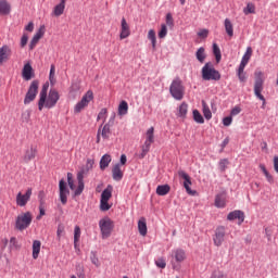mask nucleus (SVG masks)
<instances>
[{
	"label": "nucleus",
	"instance_id": "f257e3e1",
	"mask_svg": "<svg viewBox=\"0 0 278 278\" xmlns=\"http://www.w3.org/2000/svg\"><path fill=\"white\" fill-rule=\"evenodd\" d=\"M58 101H60V92L56 91V89H50L42 103L40 102V99L38 100L39 112H42L45 108L46 110H53V108L58 105Z\"/></svg>",
	"mask_w": 278,
	"mask_h": 278
},
{
	"label": "nucleus",
	"instance_id": "f03ea898",
	"mask_svg": "<svg viewBox=\"0 0 278 278\" xmlns=\"http://www.w3.org/2000/svg\"><path fill=\"white\" fill-rule=\"evenodd\" d=\"M169 94L176 101H181L184 99V96L186 94V87H184V81H181V78L176 77L172 81L169 86Z\"/></svg>",
	"mask_w": 278,
	"mask_h": 278
},
{
	"label": "nucleus",
	"instance_id": "7ed1b4c3",
	"mask_svg": "<svg viewBox=\"0 0 278 278\" xmlns=\"http://www.w3.org/2000/svg\"><path fill=\"white\" fill-rule=\"evenodd\" d=\"M202 79L204 81H220V72H218L212 62H207L202 67Z\"/></svg>",
	"mask_w": 278,
	"mask_h": 278
},
{
	"label": "nucleus",
	"instance_id": "20e7f679",
	"mask_svg": "<svg viewBox=\"0 0 278 278\" xmlns=\"http://www.w3.org/2000/svg\"><path fill=\"white\" fill-rule=\"evenodd\" d=\"M255 83H254V94L256 99H260L262 101V108H265L266 105V98L262 94V90H264V73L261 71L255 72Z\"/></svg>",
	"mask_w": 278,
	"mask_h": 278
},
{
	"label": "nucleus",
	"instance_id": "39448f33",
	"mask_svg": "<svg viewBox=\"0 0 278 278\" xmlns=\"http://www.w3.org/2000/svg\"><path fill=\"white\" fill-rule=\"evenodd\" d=\"M31 220H34L31 212L27 211L25 213H21L15 218V229H17V231H25V229H28L31 225Z\"/></svg>",
	"mask_w": 278,
	"mask_h": 278
},
{
	"label": "nucleus",
	"instance_id": "423d86ee",
	"mask_svg": "<svg viewBox=\"0 0 278 278\" xmlns=\"http://www.w3.org/2000/svg\"><path fill=\"white\" fill-rule=\"evenodd\" d=\"M155 142V128L152 126L146 132V141L141 147L140 160L147 157V153L151 151V146Z\"/></svg>",
	"mask_w": 278,
	"mask_h": 278
},
{
	"label": "nucleus",
	"instance_id": "0eeeda50",
	"mask_svg": "<svg viewBox=\"0 0 278 278\" xmlns=\"http://www.w3.org/2000/svg\"><path fill=\"white\" fill-rule=\"evenodd\" d=\"M99 227L102 236V240H108L114 231V222L110 217H104L99 220Z\"/></svg>",
	"mask_w": 278,
	"mask_h": 278
},
{
	"label": "nucleus",
	"instance_id": "6e6552de",
	"mask_svg": "<svg viewBox=\"0 0 278 278\" xmlns=\"http://www.w3.org/2000/svg\"><path fill=\"white\" fill-rule=\"evenodd\" d=\"M169 257H170L172 267L174 268V270H176L179 264L186 262V257H187L186 250L180 248L174 249L172 250Z\"/></svg>",
	"mask_w": 278,
	"mask_h": 278
},
{
	"label": "nucleus",
	"instance_id": "1a4fd4ad",
	"mask_svg": "<svg viewBox=\"0 0 278 278\" xmlns=\"http://www.w3.org/2000/svg\"><path fill=\"white\" fill-rule=\"evenodd\" d=\"M40 87V81L39 80H33L30 83V86L26 92V96L24 98V105H29L31 101L36 100V97L38 96V88Z\"/></svg>",
	"mask_w": 278,
	"mask_h": 278
},
{
	"label": "nucleus",
	"instance_id": "9d476101",
	"mask_svg": "<svg viewBox=\"0 0 278 278\" xmlns=\"http://www.w3.org/2000/svg\"><path fill=\"white\" fill-rule=\"evenodd\" d=\"M93 99H94V93L92 92V90H88L83 96L81 100L74 106L75 114H79V112H81V110H84L85 108H88V104Z\"/></svg>",
	"mask_w": 278,
	"mask_h": 278
},
{
	"label": "nucleus",
	"instance_id": "9b49d317",
	"mask_svg": "<svg viewBox=\"0 0 278 278\" xmlns=\"http://www.w3.org/2000/svg\"><path fill=\"white\" fill-rule=\"evenodd\" d=\"M178 177H180L181 179L185 180L184 188H185L187 194H191V195L197 194V191H194L190 188V186H192V179L190 178V175H188V173H186L185 170H179Z\"/></svg>",
	"mask_w": 278,
	"mask_h": 278
},
{
	"label": "nucleus",
	"instance_id": "f8f14e48",
	"mask_svg": "<svg viewBox=\"0 0 278 278\" xmlns=\"http://www.w3.org/2000/svg\"><path fill=\"white\" fill-rule=\"evenodd\" d=\"M59 190H60V201L62 205H66V203H68V194H71V191L68 190V187H66V181H64V179L60 180Z\"/></svg>",
	"mask_w": 278,
	"mask_h": 278
},
{
	"label": "nucleus",
	"instance_id": "ddd939ff",
	"mask_svg": "<svg viewBox=\"0 0 278 278\" xmlns=\"http://www.w3.org/2000/svg\"><path fill=\"white\" fill-rule=\"evenodd\" d=\"M225 227L219 226L215 229V233L213 236V242L215 247H223V243L225 242Z\"/></svg>",
	"mask_w": 278,
	"mask_h": 278
},
{
	"label": "nucleus",
	"instance_id": "4468645a",
	"mask_svg": "<svg viewBox=\"0 0 278 278\" xmlns=\"http://www.w3.org/2000/svg\"><path fill=\"white\" fill-rule=\"evenodd\" d=\"M31 188H28L25 192V194H22L21 192L17 193L16 195V205L18 207H25L27 203H29V200L31 199Z\"/></svg>",
	"mask_w": 278,
	"mask_h": 278
},
{
	"label": "nucleus",
	"instance_id": "2eb2a0df",
	"mask_svg": "<svg viewBox=\"0 0 278 278\" xmlns=\"http://www.w3.org/2000/svg\"><path fill=\"white\" fill-rule=\"evenodd\" d=\"M129 36H131V30L129 29V24H127V20H125V17H123L122 22H121L119 39L125 40V38H129Z\"/></svg>",
	"mask_w": 278,
	"mask_h": 278
},
{
	"label": "nucleus",
	"instance_id": "dca6fc26",
	"mask_svg": "<svg viewBox=\"0 0 278 278\" xmlns=\"http://www.w3.org/2000/svg\"><path fill=\"white\" fill-rule=\"evenodd\" d=\"M227 220H238V225H241L244 223V212L240 210L232 211L227 215Z\"/></svg>",
	"mask_w": 278,
	"mask_h": 278
},
{
	"label": "nucleus",
	"instance_id": "f3484780",
	"mask_svg": "<svg viewBox=\"0 0 278 278\" xmlns=\"http://www.w3.org/2000/svg\"><path fill=\"white\" fill-rule=\"evenodd\" d=\"M12 58V48L10 46L4 45L0 48V64H3V62H8Z\"/></svg>",
	"mask_w": 278,
	"mask_h": 278
},
{
	"label": "nucleus",
	"instance_id": "a211bd4d",
	"mask_svg": "<svg viewBox=\"0 0 278 278\" xmlns=\"http://www.w3.org/2000/svg\"><path fill=\"white\" fill-rule=\"evenodd\" d=\"M253 53V50L251 49V47L247 48V52L243 54L242 60L239 64L238 71H240V73H244V68L247 67V65L249 64V60H251V54Z\"/></svg>",
	"mask_w": 278,
	"mask_h": 278
},
{
	"label": "nucleus",
	"instance_id": "6ab92c4d",
	"mask_svg": "<svg viewBox=\"0 0 278 278\" xmlns=\"http://www.w3.org/2000/svg\"><path fill=\"white\" fill-rule=\"evenodd\" d=\"M34 76V67H31L30 63H26L22 70L23 79H25V81H29Z\"/></svg>",
	"mask_w": 278,
	"mask_h": 278
},
{
	"label": "nucleus",
	"instance_id": "aec40b11",
	"mask_svg": "<svg viewBox=\"0 0 278 278\" xmlns=\"http://www.w3.org/2000/svg\"><path fill=\"white\" fill-rule=\"evenodd\" d=\"M94 166V159H87L86 165L77 173L81 175L83 179L86 177Z\"/></svg>",
	"mask_w": 278,
	"mask_h": 278
},
{
	"label": "nucleus",
	"instance_id": "412c9836",
	"mask_svg": "<svg viewBox=\"0 0 278 278\" xmlns=\"http://www.w3.org/2000/svg\"><path fill=\"white\" fill-rule=\"evenodd\" d=\"M227 205V194L218 193L215 195V207L223 208Z\"/></svg>",
	"mask_w": 278,
	"mask_h": 278
},
{
	"label": "nucleus",
	"instance_id": "4be33fe9",
	"mask_svg": "<svg viewBox=\"0 0 278 278\" xmlns=\"http://www.w3.org/2000/svg\"><path fill=\"white\" fill-rule=\"evenodd\" d=\"M123 169H121V163H117L113 166L112 177L114 181H121L123 179Z\"/></svg>",
	"mask_w": 278,
	"mask_h": 278
},
{
	"label": "nucleus",
	"instance_id": "5701e85b",
	"mask_svg": "<svg viewBox=\"0 0 278 278\" xmlns=\"http://www.w3.org/2000/svg\"><path fill=\"white\" fill-rule=\"evenodd\" d=\"M12 12V5L8 3V0H0V16H8Z\"/></svg>",
	"mask_w": 278,
	"mask_h": 278
},
{
	"label": "nucleus",
	"instance_id": "b1692460",
	"mask_svg": "<svg viewBox=\"0 0 278 278\" xmlns=\"http://www.w3.org/2000/svg\"><path fill=\"white\" fill-rule=\"evenodd\" d=\"M64 10H66V0H61L60 3L54 7L52 14L55 16H62V14H64Z\"/></svg>",
	"mask_w": 278,
	"mask_h": 278
},
{
	"label": "nucleus",
	"instance_id": "393cba45",
	"mask_svg": "<svg viewBox=\"0 0 278 278\" xmlns=\"http://www.w3.org/2000/svg\"><path fill=\"white\" fill-rule=\"evenodd\" d=\"M101 127V131H100V135L101 137L104 139V140H109L110 139V136H112V130L110 129V123H106V124H101L100 125Z\"/></svg>",
	"mask_w": 278,
	"mask_h": 278
},
{
	"label": "nucleus",
	"instance_id": "a878e982",
	"mask_svg": "<svg viewBox=\"0 0 278 278\" xmlns=\"http://www.w3.org/2000/svg\"><path fill=\"white\" fill-rule=\"evenodd\" d=\"M176 116H178V118L186 119V116H188V103L182 102L178 106V112H177Z\"/></svg>",
	"mask_w": 278,
	"mask_h": 278
},
{
	"label": "nucleus",
	"instance_id": "bb28decb",
	"mask_svg": "<svg viewBox=\"0 0 278 278\" xmlns=\"http://www.w3.org/2000/svg\"><path fill=\"white\" fill-rule=\"evenodd\" d=\"M168 192H170V186H168V185H159L156 187V194L159 197H166V194H168Z\"/></svg>",
	"mask_w": 278,
	"mask_h": 278
},
{
	"label": "nucleus",
	"instance_id": "cd10ccee",
	"mask_svg": "<svg viewBox=\"0 0 278 278\" xmlns=\"http://www.w3.org/2000/svg\"><path fill=\"white\" fill-rule=\"evenodd\" d=\"M40 247H42V243L39 240L33 241V260H38Z\"/></svg>",
	"mask_w": 278,
	"mask_h": 278
},
{
	"label": "nucleus",
	"instance_id": "c85d7f7f",
	"mask_svg": "<svg viewBox=\"0 0 278 278\" xmlns=\"http://www.w3.org/2000/svg\"><path fill=\"white\" fill-rule=\"evenodd\" d=\"M110 162H112V156L110 154H104L100 160L101 170H105L110 166Z\"/></svg>",
	"mask_w": 278,
	"mask_h": 278
},
{
	"label": "nucleus",
	"instance_id": "c756f323",
	"mask_svg": "<svg viewBox=\"0 0 278 278\" xmlns=\"http://www.w3.org/2000/svg\"><path fill=\"white\" fill-rule=\"evenodd\" d=\"M77 181H78V186L74 191L75 197H79V194H81V192H84V178L81 175H77Z\"/></svg>",
	"mask_w": 278,
	"mask_h": 278
},
{
	"label": "nucleus",
	"instance_id": "7c9ffc66",
	"mask_svg": "<svg viewBox=\"0 0 278 278\" xmlns=\"http://www.w3.org/2000/svg\"><path fill=\"white\" fill-rule=\"evenodd\" d=\"M35 157H36V149L30 148L29 150H26L24 154V162L26 164H29V162H31V160H34Z\"/></svg>",
	"mask_w": 278,
	"mask_h": 278
},
{
	"label": "nucleus",
	"instance_id": "2f4dec72",
	"mask_svg": "<svg viewBox=\"0 0 278 278\" xmlns=\"http://www.w3.org/2000/svg\"><path fill=\"white\" fill-rule=\"evenodd\" d=\"M195 58L200 64H203L205 62V58H207L205 54V48L200 47L195 52Z\"/></svg>",
	"mask_w": 278,
	"mask_h": 278
},
{
	"label": "nucleus",
	"instance_id": "473e14b6",
	"mask_svg": "<svg viewBox=\"0 0 278 278\" xmlns=\"http://www.w3.org/2000/svg\"><path fill=\"white\" fill-rule=\"evenodd\" d=\"M49 92V83H45L39 93L40 104L45 103V99Z\"/></svg>",
	"mask_w": 278,
	"mask_h": 278
},
{
	"label": "nucleus",
	"instance_id": "72a5a7b5",
	"mask_svg": "<svg viewBox=\"0 0 278 278\" xmlns=\"http://www.w3.org/2000/svg\"><path fill=\"white\" fill-rule=\"evenodd\" d=\"M110 199H112V186L109 185L108 188L102 191L100 201H110Z\"/></svg>",
	"mask_w": 278,
	"mask_h": 278
},
{
	"label": "nucleus",
	"instance_id": "f704fd0d",
	"mask_svg": "<svg viewBox=\"0 0 278 278\" xmlns=\"http://www.w3.org/2000/svg\"><path fill=\"white\" fill-rule=\"evenodd\" d=\"M226 34L231 38L233 36V24H231V20L226 18L224 22Z\"/></svg>",
	"mask_w": 278,
	"mask_h": 278
},
{
	"label": "nucleus",
	"instance_id": "c9c22d12",
	"mask_svg": "<svg viewBox=\"0 0 278 278\" xmlns=\"http://www.w3.org/2000/svg\"><path fill=\"white\" fill-rule=\"evenodd\" d=\"M129 110V104H127V101L123 100L118 105V114L119 116H125Z\"/></svg>",
	"mask_w": 278,
	"mask_h": 278
},
{
	"label": "nucleus",
	"instance_id": "e433bc0d",
	"mask_svg": "<svg viewBox=\"0 0 278 278\" xmlns=\"http://www.w3.org/2000/svg\"><path fill=\"white\" fill-rule=\"evenodd\" d=\"M138 229L140 236H147V220L144 218L139 219Z\"/></svg>",
	"mask_w": 278,
	"mask_h": 278
},
{
	"label": "nucleus",
	"instance_id": "4c0bfd02",
	"mask_svg": "<svg viewBox=\"0 0 278 278\" xmlns=\"http://www.w3.org/2000/svg\"><path fill=\"white\" fill-rule=\"evenodd\" d=\"M148 40L151 41L152 49H155V47L157 46V38L155 36V30L154 29H150L148 31Z\"/></svg>",
	"mask_w": 278,
	"mask_h": 278
},
{
	"label": "nucleus",
	"instance_id": "58836bf2",
	"mask_svg": "<svg viewBox=\"0 0 278 278\" xmlns=\"http://www.w3.org/2000/svg\"><path fill=\"white\" fill-rule=\"evenodd\" d=\"M213 54L215 55V60L217 64L223 60V54L220 53V48L217 43H213Z\"/></svg>",
	"mask_w": 278,
	"mask_h": 278
},
{
	"label": "nucleus",
	"instance_id": "ea45409f",
	"mask_svg": "<svg viewBox=\"0 0 278 278\" xmlns=\"http://www.w3.org/2000/svg\"><path fill=\"white\" fill-rule=\"evenodd\" d=\"M193 121L195 123H199V125H203V123H205V119L203 118V115H201V112H199V110H193Z\"/></svg>",
	"mask_w": 278,
	"mask_h": 278
},
{
	"label": "nucleus",
	"instance_id": "a19ab883",
	"mask_svg": "<svg viewBox=\"0 0 278 278\" xmlns=\"http://www.w3.org/2000/svg\"><path fill=\"white\" fill-rule=\"evenodd\" d=\"M81 238V228L79 226H75L74 228V247L77 248V242Z\"/></svg>",
	"mask_w": 278,
	"mask_h": 278
},
{
	"label": "nucleus",
	"instance_id": "79ce46f5",
	"mask_svg": "<svg viewBox=\"0 0 278 278\" xmlns=\"http://www.w3.org/2000/svg\"><path fill=\"white\" fill-rule=\"evenodd\" d=\"M97 121H102V125L105 124V121H108V109H101L97 116Z\"/></svg>",
	"mask_w": 278,
	"mask_h": 278
},
{
	"label": "nucleus",
	"instance_id": "37998d69",
	"mask_svg": "<svg viewBox=\"0 0 278 278\" xmlns=\"http://www.w3.org/2000/svg\"><path fill=\"white\" fill-rule=\"evenodd\" d=\"M49 81L51 86H55V65L50 66Z\"/></svg>",
	"mask_w": 278,
	"mask_h": 278
},
{
	"label": "nucleus",
	"instance_id": "c03bdc74",
	"mask_svg": "<svg viewBox=\"0 0 278 278\" xmlns=\"http://www.w3.org/2000/svg\"><path fill=\"white\" fill-rule=\"evenodd\" d=\"M210 278H227V274L220 269H215L212 271Z\"/></svg>",
	"mask_w": 278,
	"mask_h": 278
},
{
	"label": "nucleus",
	"instance_id": "a18cd8bd",
	"mask_svg": "<svg viewBox=\"0 0 278 278\" xmlns=\"http://www.w3.org/2000/svg\"><path fill=\"white\" fill-rule=\"evenodd\" d=\"M154 264L157 268H166V258L163 256L159 257L157 260L154 261Z\"/></svg>",
	"mask_w": 278,
	"mask_h": 278
},
{
	"label": "nucleus",
	"instance_id": "49530a36",
	"mask_svg": "<svg viewBox=\"0 0 278 278\" xmlns=\"http://www.w3.org/2000/svg\"><path fill=\"white\" fill-rule=\"evenodd\" d=\"M243 13H244L245 15L255 14V4H253V3H248V4H247V8L243 9Z\"/></svg>",
	"mask_w": 278,
	"mask_h": 278
},
{
	"label": "nucleus",
	"instance_id": "de8ad7c7",
	"mask_svg": "<svg viewBox=\"0 0 278 278\" xmlns=\"http://www.w3.org/2000/svg\"><path fill=\"white\" fill-rule=\"evenodd\" d=\"M166 36H168V28L166 27V24H162L159 31V38L164 39Z\"/></svg>",
	"mask_w": 278,
	"mask_h": 278
},
{
	"label": "nucleus",
	"instance_id": "09e8293b",
	"mask_svg": "<svg viewBox=\"0 0 278 278\" xmlns=\"http://www.w3.org/2000/svg\"><path fill=\"white\" fill-rule=\"evenodd\" d=\"M220 173H225L227 170V166H229V160L222 159L218 163Z\"/></svg>",
	"mask_w": 278,
	"mask_h": 278
},
{
	"label": "nucleus",
	"instance_id": "8fccbe9b",
	"mask_svg": "<svg viewBox=\"0 0 278 278\" xmlns=\"http://www.w3.org/2000/svg\"><path fill=\"white\" fill-rule=\"evenodd\" d=\"M112 205H110V203H108V201L105 200H100V210L101 212H108L109 210H111Z\"/></svg>",
	"mask_w": 278,
	"mask_h": 278
},
{
	"label": "nucleus",
	"instance_id": "3c124183",
	"mask_svg": "<svg viewBox=\"0 0 278 278\" xmlns=\"http://www.w3.org/2000/svg\"><path fill=\"white\" fill-rule=\"evenodd\" d=\"M31 118V111H25L22 113V123H29Z\"/></svg>",
	"mask_w": 278,
	"mask_h": 278
},
{
	"label": "nucleus",
	"instance_id": "603ef678",
	"mask_svg": "<svg viewBox=\"0 0 278 278\" xmlns=\"http://www.w3.org/2000/svg\"><path fill=\"white\" fill-rule=\"evenodd\" d=\"M166 25L168 27H175V20H173V14L170 13L166 14Z\"/></svg>",
	"mask_w": 278,
	"mask_h": 278
},
{
	"label": "nucleus",
	"instance_id": "864d4df0",
	"mask_svg": "<svg viewBox=\"0 0 278 278\" xmlns=\"http://www.w3.org/2000/svg\"><path fill=\"white\" fill-rule=\"evenodd\" d=\"M67 184L71 190H75V181L73 180L72 173H67Z\"/></svg>",
	"mask_w": 278,
	"mask_h": 278
},
{
	"label": "nucleus",
	"instance_id": "5fc2aeb1",
	"mask_svg": "<svg viewBox=\"0 0 278 278\" xmlns=\"http://www.w3.org/2000/svg\"><path fill=\"white\" fill-rule=\"evenodd\" d=\"M9 248L11 249V251L14 249H18V241L16 240V237H11Z\"/></svg>",
	"mask_w": 278,
	"mask_h": 278
},
{
	"label": "nucleus",
	"instance_id": "6e6d98bb",
	"mask_svg": "<svg viewBox=\"0 0 278 278\" xmlns=\"http://www.w3.org/2000/svg\"><path fill=\"white\" fill-rule=\"evenodd\" d=\"M91 264H93L94 266H97V268H99L100 264H99V257H97V253L91 252Z\"/></svg>",
	"mask_w": 278,
	"mask_h": 278
},
{
	"label": "nucleus",
	"instance_id": "4d7b16f0",
	"mask_svg": "<svg viewBox=\"0 0 278 278\" xmlns=\"http://www.w3.org/2000/svg\"><path fill=\"white\" fill-rule=\"evenodd\" d=\"M231 123H233V117L231 115L223 118L224 127H229V125H231Z\"/></svg>",
	"mask_w": 278,
	"mask_h": 278
},
{
	"label": "nucleus",
	"instance_id": "13d9d810",
	"mask_svg": "<svg viewBox=\"0 0 278 278\" xmlns=\"http://www.w3.org/2000/svg\"><path fill=\"white\" fill-rule=\"evenodd\" d=\"M203 115H204V118H206V121H210L212 118V111L210 110V108L207 106L203 108Z\"/></svg>",
	"mask_w": 278,
	"mask_h": 278
},
{
	"label": "nucleus",
	"instance_id": "bf43d9fd",
	"mask_svg": "<svg viewBox=\"0 0 278 278\" xmlns=\"http://www.w3.org/2000/svg\"><path fill=\"white\" fill-rule=\"evenodd\" d=\"M238 78L241 83L247 81V74L244 72H240V70L237 71Z\"/></svg>",
	"mask_w": 278,
	"mask_h": 278
},
{
	"label": "nucleus",
	"instance_id": "052dcab7",
	"mask_svg": "<svg viewBox=\"0 0 278 278\" xmlns=\"http://www.w3.org/2000/svg\"><path fill=\"white\" fill-rule=\"evenodd\" d=\"M240 112H242V109L240 106H235L230 111V116H238V114H240Z\"/></svg>",
	"mask_w": 278,
	"mask_h": 278
},
{
	"label": "nucleus",
	"instance_id": "680f3d73",
	"mask_svg": "<svg viewBox=\"0 0 278 278\" xmlns=\"http://www.w3.org/2000/svg\"><path fill=\"white\" fill-rule=\"evenodd\" d=\"M62 233H64V225H59L56 229V236L59 240L62 238Z\"/></svg>",
	"mask_w": 278,
	"mask_h": 278
},
{
	"label": "nucleus",
	"instance_id": "e2e57ef3",
	"mask_svg": "<svg viewBox=\"0 0 278 278\" xmlns=\"http://www.w3.org/2000/svg\"><path fill=\"white\" fill-rule=\"evenodd\" d=\"M27 40H29V37L27 36V34H24L21 38V47H26L27 45Z\"/></svg>",
	"mask_w": 278,
	"mask_h": 278
},
{
	"label": "nucleus",
	"instance_id": "0e129e2a",
	"mask_svg": "<svg viewBox=\"0 0 278 278\" xmlns=\"http://www.w3.org/2000/svg\"><path fill=\"white\" fill-rule=\"evenodd\" d=\"M210 34V31L207 29H202L198 33V36L200 38H207V35Z\"/></svg>",
	"mask_w": 278,
	"mask_h": 278
},
{
	"label": "nucleus",
	"instance_id": "69168bd1",
	"mask_svg": "<svg viewBox=\"0 0 278 278\" xmlns=\"http://www.w3.org/2000/svg\"><path fill=\"white\" fill-rule=\"evenodd\" d=\"M38 42H39V40L33 37V39H31V41H30V43H29V49H30V51H33V49L36 48V46L38 45Z\"/></svg>",
	"mask_w": 278,
	"mask_h": 278
},
{
	"label": "nucleus",
	"instance_id": "338daca9",
	"mask_svg": "<svg viewBox=\"0 0 278 278\" xmlns=\"http://www.w3.org/2000/svg\"><path fill=\"white\" fill-rule=\"evenodd\" d=\"M45 31H46V27L45 25H41L39 29L36 31V34L42 37L45 36Z\"/></svg>",
	"mask_w": 278,
	"mask_h": 278
},
{
	"label": "nucleus",
	"instance_id": "774afa93",
	"mask_svg": "<svg viewBox=\"0 0 278 278\" xmlns=\"http://www.w3.org/2000/svg\"><path fill=\"white\" fill-rule=\"evenodd\" d=\"M274 169L276 173H278V156L274 157Z\"/></svg>",
	"mask_w": 278,
	"mask_h": 278
}]
</instances>
